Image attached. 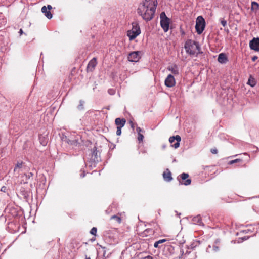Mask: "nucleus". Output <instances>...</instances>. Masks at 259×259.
Returning a JSON list of instances; mask_svg holds the SVG:
<instances>
[{"label":"nucleus","mask_w":259,"mask_h":259,"mask_svg":"<svg viewBox=\"0 0 259 259\" xmlns=\"http://www.w3.org/2000/svg\"><path fill=\"white\" fill-rule=\"evenodd\" d=\"M157 5V0H144L139 4L137 12L144 20L149 21L154 17Z\"/></svg>","instance_id":"nucleus-1"},{"label":"nucleus","mask_w":259,"mask_h":259,"mask_svg":"<svg viewBox=\"0 0 259 259\" xmlns=\"http://www.w3.org/2000/svg\"><path fill=\"white\" fill-rule=\"evenodd\" d=\"M185 48L186 52L190 55L198 54L200 51V47L198 44L191 40L186 42Z\"/></svg>","instance_id":"nucleus-2"},{"label":"nucleus","mask_w":259,"mask_h":259,"mask_svg":"<svg viewBox=\"0 0 259 259\" xmlns=\"http://www.w3.org/2000/svg\"><path fill=\"white\" fill-rule=\"evenodd\" d=\"M160 25L164 32H167L169 27L170 19L166 16L164 12H162L160 15Z\"/></svg>","instance_id":"nucleus-3"},{"label":"nucleus","mask_w":259,"mask_h":259,"mask_svg":"<svg viewBox=\"0 0 259 259\" xmlns=\"http://www.w3.org/2000/svg\"><path fill=\"white\" fill-rule=\"evenodd\" d=\"M205 22L203 18L199 16L197 18L195 28L198 34H201L205 28Z\"/></svg>","instance_id":"nucleus-4"},{"label":"nucleus","mask_w":259,"mask_h":259,"mask_svg":"<svg viewBox=\"0 0 259 259\" xmlns=\"http://www.w3.org/2000/svg\"><path fill=\"white\" fill-rule=\"evenodd\" d=\"M141 33L140 27L137 26H133L131 30L127 32V35L128 36L130 40H132L135 39Z\"/></svg>","instance_id":"nucleus-5"},{"label":"nucleus","mask_w":259,"mask_h":259,"mask_svg":"<svg viewBox=\"0 0 259 259\" xmlns=\"http://www.w3.org/2000/svg\"><path fill=\"white\" fill-rule=\"evenodd\" d=\"M141 55L140 51L131 52L128 56V60L131 62H137L140 59Z\"/></svg>","instance_id":"nucleus-6"},{"label":"nucleus","mask_w":259,"mask_h":259,"mask_svg":"<svg viewBox=\"0 0 259 259\" xmlns=\"http://www.w3.org/2000/svg\"><path fill=\"white\" fill-rule=\"evenodd\" d=\"M52 9V6L48 5L47 7L44 6L41 8V12L48 19H50L52 18V14L50 10Z\"/></svg>","instance_id":"nucleus-7"},{"label":"nucleus","mask_w":259,"mask_h":259,"mask_svg":"<svg viewBox=\"0 0 259 259\" xmlns=\"http://www.w3.org/2000/svg\"><path fill=\"white\" fill-rule=\"evenodd\" d=\"M249 47L251 50L259 52V38H254L250 41Z\"/></svg>","instance_id":"nucleus-8"},{"label":"nucleus","mask_w":259,"mask_h":259,"mask_svg":"<svg viewBox=\"0 0 259 259\" xmlns=\"http://www.w3.org/2000/svg\"><path fill=\"white\" fill-rule=\"evenodd\" d=\"M181 137L179 135H177L175 137H170L169 139V142L172 144L173 143L175 140L176 141V142L173 144L172 145V147H174L175 148H177L179 147L180 146V142L181 141Z\"/></svg>","instance_id":"nucleus-9"},{"label":"nucleus","mask_w":259,"mask_h":259,"mask_svg":"<svg viewBox=\"0 0 259 259\" xmlns=\"http://www.w3.org/2000/svg\"><path fill=\"white\" fill-rule=\"evenodd\" d=\"M176 84L175 79L174 76L169 74L167 76L165 80V84L168 87H174Z\"/></svg>","instance_id":"nucleus-10"},{"label":"nucleus","mask_w":259,"mask_h":259,"mask_svg":"<svg viewBox=\"0 0 259 259\" xmlns=\"http://www.w3.org/2000/svg\"><path fill=\"white\" fill-rule=\"evenodd\" d=\"M97 65V60L95 58L92 59L89 63L87 66L88 71H92Z\"/></svg>","instance_id":"nucleus-11"},{"label":"nucleus","mask_w":259,"mask_h":259,"mask_svg":"<svg viewBox=\"0 0 259 259\" xmlns=\"http://www.w3.org/2000/svg\"><path fill=\"white\" fill-rule=\"evenodd\" d=\"M115 124L118 127H122L125 124L126 120L124 119H120V118H117L115 119Z\"/></svg>","instance_id":"nucleus-12"},{"label":"nucleus","mask_w":259,"mask_h":259,"mask_svg":"<svg viewBox=\"0 0 259 259\" xmlns=\"http://www.w3.org/2000/svg\"><path fill=\"white\" fill-rule=\"evenodd\" d=\"M164 179L167 182H169L172 180L171 174L168 169H166L163 174Z\"/></svg>","instance_id":"nucleus-13"},{"label":"nucleus","mask_w":259,"mask_h":259,"mask_svg":"<svg viewBox=\"0 0 259 259\" xmlns=\"http://www.w3.org/2000/svg\"><path fill=\"white\" fill-rule=\"evenodd\" d=\"M218 61L221 63H226L227 61L226 55L223 53L220 54L218 56Z\"/></svg>","instance_id":"nucleus-14"},{"label":"nucleus","mask_w":259,"mask_h":259,"mask_svg":"<svg viewBox=\"0 0 259 259\" xmlns=\"http://www.w3.org/2000/svg\"><path fill=\"white\" fill-rule=\"evenodd\" d=\"M168 69L170 71L174 74H178L179 71L177 67L175 66H169L168 68Z\"/></svg>","instance_id":"nucleus-15"},{"label":"nucleus","mask_w":259,"mask_h":259,"mask_svg":"<svg viewBox=\"0 0 259 259\" xmlns=\"http://www.w3.org/2000/svg\"><path fill=\"white\" fill-rule=\"evenodd\" d=\"M247 84L250 85L251 87H253L256 84V81L252 76H250L249 78L248 79Z\"/></svg>","instance_id":"nucleus-16"},{"label":"nucleus","mask_w":259,"mask_h":259,"mask_svg":"<svg viewBox=\"0 0 259 259\" xmlns=\"http://www.w3.org/2000/svg\"><path fill=\"white\" fill-rule=\"evenodd\" d=\"M259 8V5L255 2H252L251 3V10L252 11H256Z\"/></svg>","instance_id":"nucleus-17"},{"label":"nucleus","mask_w":259,"mask_h":259,"mask_svg":"<svg viewBox=\"0 0 259 259\" xmlns=\"http://www.w3.org/2000/svg\"><path fill=\"white\" fill-rule=\"evenodd\" d=\"M68 143L74 145L75 146H77L79 144V142H78V140H70L68 139L67 141Z\"/></svg>","instance_id":"nucleus-18"},{"label":"nucleus","mask_w":259,"mask_h":259,"mask_svg":"<svg viewBox=\"0 0 259 259\" xmlns=\"http://www.w3.org/2000/svg\"><path fill=\"white\" fill-rule=\"evenodd\" d=\"M22 166V162H18L15 166V167L14 168L15 171H18L19 172V169L21 168Z\"/></svg>","instance_id":"nucleus-19"},{"label":"nucleus","mask_w":259,"mask_h":259,"mask_svg":"<svg viewBox=\"0 0 259 259\" xmlns=\"http://www.w3.org/2000/svg\"><path fill=\"white\" fill-rule=\"evenodd\" d=\"M111 219H114L119 223H120L121 221L120 217L118 215H113L111 217Z\"/></svg>","instance_id":"nucleus-20"},{"label":"nucleus","mask_w":259,"mask_h":259,"mask_svg":"<svg viewBox=\"0 0 259 259\" xmlns=\"http://www.w3.org/2000/svg\"><path fill=\"white\" fill-rule=\"evenodd\" d=\"M191 180L189 179H187L185 182H180L181 184H184L185 185H189L191 184Z\"/></svg>","instance_id":"nucleus-21"},{"label":"nucleus","mask_w":259,"mask_h":259,"mask_svg":"<svg viewBox=\"0 0 259 259\" xmlns=\"http://www.w3.org/2000/svg\"><path fill=\"white\" fill-rule=\"evenodd\" d=\"M97 229L95 227H93L90 231V233L92 235H96L97 233Z\"/></svg>","instance_id":"nucleus-22"},{"label":"nucleus","mask_w":259,"mask_h":259,"mask_svg":"<svg viewBox=\"0 0 259 259\" xmlns=\"http://www.w3.org/2000/svg\"><path fill=\"white\" fill-rule=\"evenodd\" d=\"M189 177V175L188 174H186V173H183L182 175H181V178L183 180H184L186 179H187Z\"/></svg>","instance_id":"nucleus-23"},{"label":"nucleus","mask_w":259,"mask_h":259,"mask_svg":"<svg viewBox=\"0 0 259 259\" xmlns=\"http://www.w3.org/2000/svg\"><path fill=\"white\" fill-rule=\"evenodd\" d=\"M241 161V160L240 159H235V160H232V161H230L229 163L230 164H232L233 163H236V162H240Z\"/></svg>","instance_id":"nucleus-24"},{"label":"nucleus","mask_w":259,"mask_h":259,"mask_svg":"<svg viewBox=\"0 0 259 259\" xmlns=\"http://www.w3.org/2000/svg\"><path fill=\"white\" fill-rule=\"evenodd\" d=\"M143 138H144L143 135L142 134H141V133H138V140L140 141H142L143 140Z\"/></svg>","instance_id":"nucleus-25"},{"label":"nucleus","mask_w":259,"mask_h":259,"mask_svg":"<svg viewBox=\"0 0 259 259\" xmlns=\"http://www.w3.org/2000/svg\"><path fill=\"white\" fill-rule=\"evenodd\" d=\"M121 134V127H117L116 134L118 136H120Z\"/></svg>","instance_id":"nucleus-26"},{"label":"nucleus","mask_w":259,"mask_h":259,"mask_svg":"<svg viewBox=\"0 0 259 259\" xmlns=\"http://www.w3.org/2000/svg\"><path fill=\"white\" fill-rule=\"evenodd\" d=\"M221 24L224 26H226V25H227V21L226 20H225L224 19H222L221 20Z\"/></svg>","instance_id":"nucleus-27"},{"label":"nucleus","mask_w":259,"mask_h":259,"mask_svg":"<svg viewBox=\"0 0 259 259\" xmlns=\"http://www.w3.org/2000/svg\"><path fill=\"white\" fill-rule=\"evenodd\" d=\"M194 222H197V223H199V222L200 221V217L197 216V217H196V218L194 219Z\"/></svg>","instance_id":"nucleus-28"},{"label":"nucleus","mask_w":259,"mask_h":259,"mask_svg":"<svg viewBox=\"0 0 259 259\" xmlns=\"http://www.w3.org/2000/svg\"><path fill=\"white\" fill-rule=\"evenodd\" d=\"M211 152L213 154H217L218 152V150L217 149H211Z\"/></svg>","instance_id":"nucleus-29"},{"label":"nucleus","mask_w":259,"mask_h":259,"mask_svg":"<svg viewBox=\"0 0 259 259\" xmlns=\"http://www.w3.org/2000/svg\"><path fill=\"white\" fill-rule=\"evenodd\" d=\"M143 259H153V258L151 256L148 255L144 257Z\"/></svg>","instance_id":"nucleus-30"},{"label":"nucleus","mask_w":259,"mask_h":259,"mask_svg":"<svg viewBox=\"0 0 259 259\" xmlns=\"http://www.w3.org/2000/svg\"><path fill=\"white\" fill-rule=\"evenodd\" d=\"M256 59H257V57L256 56H254L252 57V60L253 61H255Z\"/></svg>","instance_id":"nucleus-31"},{"label":"nucleus","mask_w":259,"mask_h":259,"mask_svg":"<svg viewBox=\"0 0 259 259\" xmlns=\"http://www.w3.org/2000/svg\"><path fill=\"white\" fill-rule=\"evenodd\" d=\"M165 241V239H162V240H160L158 241V243H162L164 242Z\"/></svg>","instance_id":"nucleus-32"},{"label":"nucleus","mask_w":259,"mask_h":259,"mask_svg":"<svg viewBox=\"0 0 259 259\" xmlns=\"http://www.w3.org/2000/svg\"><path fill=\"white\" fill-rule=\"evenodd\" d=\"M159 244V243H158V241H157V242H155V243H154V247H155V248L157 247H158V244Z\"/></svg>","instance_id":"nucleus-33"},{"label":"nucleus","mask_w":259,"mask_h":259,"mask_svg":"<svg viewBox=\"0 0 259 259\" xmlns=\"http://www.w3.org/2000/svg\"><path fill=\"white\" fill-rule=\"evenodd\" d=\"M141 131L142 130H141V129L140 127H137V132H138V133H140Z\"/></svg>","instance_id":"nucleus-34"},{"label":"nucleus","mask_w":259,"mask_h":259,"mask_svg":"<svg viewBox=\"0 0 259 259\" xmlns=\"http://www.w3.org/2000/svg\"><path fill=\"white\" fill-rule=\"evenodd\" d=\"M80 107H79V109H82L81 106L83 105V102L80 101Z\"/></svg>","instance_id":"nucleus-35"},{"label":"nucleus","mask_w":259,"mask_h":259,"mask_svg":"<svg viewBox=\"0 0 259 259\" xmlns=\"http://www.w3.org/2000/svg\"><path fill=\"white\" fill-rule=\"evenodd\" d=\"M213 249H214V251H218V247H214L213 248Z\"/></svg>","instance_id":"nucleus-36"},{"label":"nucleus","mask_w":259,"mask_h":259,"mask_svg":"<svg viewBox=\"0 0 259 259\" xmlns=\"http://www.w3.org/2000/svg\"><path fill=\"white\" fill-rule=\"evenodd\" d=\"M23 30L21 29L19 31L20 34L21 35L23 33Z\"/></svg>","instance_id":"nucleus-37"},{"label":"nucleus","mask_w":259,"mask_h":259,"mask_svg":"<svg viewBox=\"0 0 259 259\" xmlns=\"http://www.w3.org/2000/svg\"><path fill=\"white\" fill-rule=\"evenodd\" d=\"M108 92H109V93L110 94H114V91H113H113H112V93H110V90H109V91H108Z\"/></svg>","instance_id":"nucleus-38"},{"label":"nucleus","mask_w":259,"mask_h":259,"mask_svg":"<svg viewBox=\"0 0 259 259\" xmlns=\"http://www.w3.org/2000/svg\"><path fill=\"white\" fill-rule=\"evenodd\" d=\"M42 143V144H43V145H44V146L46 144V142H44L43 143Z\"/></svg>","instance_id":"nucleus-39"},{"label":"nucleus","mask_w":259,"mask_h":259,"mask_svg":"<svg viewBox=\"0 0 259 259\" xmlns=\"http://www.w3.org/2000/svg\"><path fill=\"white\" fill-rule=\"evenodd\" d=\"M84 176H85V175H84V174H82V175H81V177H84Z\"/></svg>","instance_id":"nucleus-40"},{"label":"nucleus","mask_w":259,"mask_h":259,"mask_svg":"<svg viewBox=\"0 0 259 259\" xmlns=\"http://www.w3.org/2000/svg\"><path fill=\"white\" fill-rule=\"evenodd\" d=\"M87 259H90V258H87Z\"/></svg>","instance_id":"nucleus-41"}]
</instances>
